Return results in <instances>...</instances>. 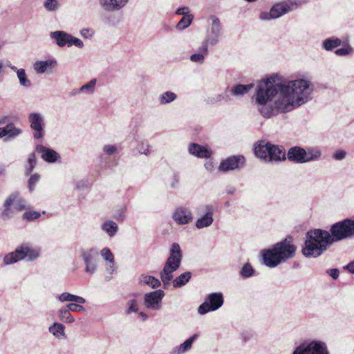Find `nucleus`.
I'll use <instances>...</instances> for the list:
<instances>
[{
    "label": "nucleus",
    "mask_w": 354,
    "mask_h": 354,
    "mask_svg": "<svg viewBox=\"0 0 354 354\" xmlns=\"http://www.w3.org/2000/svg\"><path fill=\"white\" fill-rule=\"evenodd\" d=\"M308 86L305 80L286 81L273 73L258 82L252 102L263 118H271L279 112H289L302 104L304 92Z\"/></svg>",
    "instance_id": "obj_1"
},
{
    "label": "nucleus",
    "mask_w": 354,
    "mask_h": 354,
    "mask_svg": "<svg viewBox=\"0 0 354 354\" xmlns=\"http://www.w3.org/2000/svg\"><path fill=\"white\" fill-rule=\"evenodd\" d=\"M354 237V220L346 218L330 226V232L311 230V257H317L333 243Z\"/></svg>",
    "instance_id": "obj_2"
},
{
    "label": "nucleus",
    "mask_w": 354,
    "mask_h": 354,
    "mask_svg": "<svg viewBox=\"0 0 354 354\" xmlns=\"http://www.w3.org/2000/svg\"><path fill=\"white\" fill-rule=\"evenodd\" d=\"M183 258L182 250L179 244L174 243L169 250V256L167 259L162 270L160 273L161 280L145 274L139 276L138 283L141 286H148L152 289H156L161 286V281L165 288L170 284L173 279V273L178 270L180 266Z\"/></svg>",
    "instance_id": "obj_3"
},
{
    "label": "nucleus",
    "mask_w": 354,
    "mask_h": 354,
    "mask_svg": "<svg viewBox=\"0 0 354 354\" xmlns=\"http://www.w3.org/2000/svg\"><path fill=\"white\" fill-rule=\"evenodd\" d=\"M292 238L289 236L274 244L271 249L262 251L264 264L274 268L279 264L294 257L296 247L292 243Z\"/></svg>",
    "instance_id": "obj_4"
},
{
    "label": "nucleus",
    "mask_w": 354,
    "mask_h": 354,
    "mask_svg": "<svg viewBox=\"0 0 354 354\" xmlns=\"http://www.w3.org/2000/svg\"><path fill=\"white\" fill-rule=\"evenodd\" d=\"M40 248L32 247L29 243H24L18 245L15 251L6 254L3 261L6 265L13 264L22 260L34 261L40 257Z\"/></svg>",
    "instance_id": "obj_5"
},
{
    "label": "nucleus",
    "mask_w": 354,
    "mask_h": 354,
    "mask_svg": "<svg viewBox=\"0 0 354 354\" xmlns=\"http://www.w3.org/2000/svg\"><path fill=\"white\" fill-rule=\"evenodd\" d=\"M80 257L84 264V272L86 274L93 275L98 270V251L95 248L81 249Z\"/></svg>",
    "instance_id": "obj_6"
},
{
    "label": "nucleus",
    "mask_w": 354,
    "mask_h": 354,
    "mask_svg": "<svg viewBox=\"0 0 354 354\" xmlns=\"http://www.w3.org/2000/svg\"><path fill=\"white\" fill-rule=\"evenodd\" d=\"M223 295L221 292L209 294L205 298L204 301L198 306V313L203 315L209 312L217 310L223 306Z\"/></svg>",
    "instance_id": "obj_7"
},
{
    "label": "nucleus",
    "mask_w": 354,
    "mask_h": 354,
    "mask_svg": "<svg viewBox=\"0 0 354 354\" xmlns=\"http://www.w3.org/2000/svg\"><path fill=\"white\" fill-rule=\"evenodd\" d=\"M212 23L209 30L206 34L205 40L202 42L207 47L216 45L221 39L222 34V27L220 21L216 16L211 17Z\"/></svg>",
    "instance_id": "obj_8"
},
{
    "label": "nucleus",
    "mask_w": 354,
    "mask_h": 354,
    "mask_svg": "<svg viewBox=\"0 0 354 354\" xmlns=\"http://www.w3.org/2000/svg\"><path fill=\"white\" fill-rule=\"evenodd\" d=\"M216 207L212 204H207L201 207L199 211L201 216L195 223L197 229H203L211 226L214 222V214Z\"/></svg>",
    "instance_id": "obj_9"
},
{
    "label": "nucleus",
    "mask_w": 354,
    "mask_h": 354,
    "mask_svg": "<svg viewBox=\"0 0 354 354\" xmlns=\"http://www.w3.org/2000/svg\"><path fill=\"white\" fill-rule=\"evenodd\" d=\"M291 10V6L288 2L275 3L269 12H261L259 14V19L261 21H270L279 18L282 15Z\"/></svg>",
    "instance_id": "obj_10"
},
{
    "label": "nucleus",
    "mask_w": 354,
    "mask_h": 354,
    "mask_svg": "<svg viewBox=\"0 0 354 354\" xmlns=\"http://www.w3.org/2000/svg\"><path fill=\"white\" fill-rule=\"evenodd\" d=\"M165 297V292L157 290L147 292L144 295L143 304L146 309L158 311L162 308V300Z\"/></svg>",
    "instance_id": "obj_11"
},
{
    "label": "nucleus",
    "mask_w": 354,
    "mask_h": 354,
    "mask_svg": "<svg viewBox=\"0 0 354 354\" xmlns=\"http://www.w3.org/2000/svg\"><path fill=\"white\" fill-rule=\"evenodd\" d=\"M28 120L31 129L34 131L33 137L35 139H41L44 135V117L39 113H31L28 116Z\"/></svg>",
    "instance_id": "obj_12"
},
{
    "label": "nucleus",
    "mask_w": 354,
    "mask_h": 354,
    "mask_svg": "<svg viewBox=\"0 0 354 354\" xmlns=\"http://www.w3.org/2000/svg\"><path fill=\"white\" fill-rule=\"evenodd\" d=\"M172 218L178 225H187L193 219L192 210L187 207H178L172 214Z\"/></svg>",
    "instance_id": "obj_13"
},
{
    "label": "nucleus",
    "mask_w": 354,
    "mask_h": 354,
    "mask_svg": "<svg viewBox=\"0 0 354 354\" xmlns=\"http://www.w3.org/2000/svg\"><path fill=\"white\" fill-rule=\"evenodd\" d=\"M245 162V158L243 156H230L221 161L218 169L225 172L239 169L243 167Z\"/></svg>",
    "instance_id": "obj_14"
},
{
    "label": "nucleus",
    "mask_w": 354,
    "mask_h": 354,
    "mask_svg": "<svg viewBox=\"0 0 354 354\" xmlns=\"http://www.w3.org/2000/svg\"><path fill=\"white\" fill-rule=\"evenodd\" d=\"M129 0H97L100 7L107 12H116L123 10Z\"/></svg>",
    "instance_id": "obj_15"
},
{
    "label": "nucleus",
    "mask_w": 354,
    "mask_h": 354,
    "mask_svg": "<svg viewBox=\"0 0 354 354\" xmlns=\"http://www.w3.org/2000/svg\"><path fill=\"white\" fill-rule=\"evenodd\" d=\"M36 151L41 155V158L48 163L60 162V155L54 149L46 147L42 145H38L35 149Z\"/></svg>",
    "instance_id": "obj_16"
},
{
    "label": "nucleus",
    "mask_w": 354,
    "mask_h": 354,
    "mask_svg": "<svg viewBox=\"0 0 354 354\" xmlns=\"http://www.w3.org/2000/svg\"><path fill=\"white\" fill-rule=\"evenodd\" d=\"M57 62L54 59H48L45 61H36L33 64V69L37 74L53 73V69L57 66Z\"/></svg>",
    "instance_id": "obj_17"
},
{
    "label": "nucleus",
    "mask_w": 354,
    "mask_h": 354,
    "mask_svg": "<svg viewBox=\"0 0 354 354\" xmlns=\"http://www.w3.org/2000/svg\"><path fill=\"white\" fill-rule=\"evenodd\" d=\"M189 154L198 158H209L212 154V150L206 147L197 143H190L188 147Z\"/></svg>",
    "instance_id": "obj_18"
},
{
    "label": "nucleus",
    "mask_w": 354,
    "mask_h": 354,
    "mask_svg": "<svg viewBox=\"0 0 354 354\" xmlns=\"http://www.w3.org/2000/svg\"><path fill=\"white\" fill-rule=\"evenodd\" d=\"M287 158L292 162L297 163H303L308 161L306 151L299 147H291L286 153Z\"/></svg>",
    "instance_id": "obj_19"
},
{
    "label": "nucleus",
    "mask_w": 354,
    "mask_h": 354,
    "mask_svg": "<svg viewBox=\"0 0 354 354\" xmlns=\"http://www.w3.org/2000/svg\"><path fill=\"white\" fill-rule=\"evenodd\" d=\"M286 158V150L283 147L270 144L268 162H278L285 160Z\"/></svg>",
    "instance_id": "obj_20"
},
{
    "label": "nucleus",
    "mask_w": 354,
    "mask_h": 354,
    "mask_svg": "<svg viewBox=\"0 0 354 354\" xmlns=\"http://www.w3.org/2000/svg\"><path fill=\"white\" fill-rule=\"evenodd\" d=\"M100 254L102 259L106 262V272L109 274H113L115 272L116 267L115 259L111 250L107 247L103 248L100 250Z\"/></svg>",
    "instance_id": "obj_21"
},
{
    "label": "nucleus",
    "mask_w": 354,
    "mask_h": 354,
    "mask_svg": "<svg viewBox=\"0 0 354 354\" xmlns=\"http://www.w3.org/2000/svg\"><path fill=\"white\" fill-rule=\"evenodd\" d=\"M270 144V142L261 140L254 147L255 156L266 162H268Z\"/></svg>",
    "instance_id": "obj_22"
},
{
    "label": "nucleus",
    "mask_w": 354,
    "mask_h": 354,
    "mask_svg": "<svg viewBox=\"0 0 354 354\" xmlns=\"http://www.w3.org/2000/svg\"><path fill=\"white\" fill-rule=\"evenodd\" d=\"M50 37L55 42L57 46L63 48L67 45L69 33L64 30H56L50 33Z\"/></svg>",
    "instance_id": "obj_23"
},
{
    "label": "nucleus",
    "mask_w": 354,
    "mask_h": 354,
    "mask_svg": "<svg viewBox=\"0 0 354 354\" xmlns=\"http://www.w3.org/2000/svg\"><path fill=\"white\" fill-rule=\"evenodd\" d=\"M209 53L208 47L205 44H201L197 50L190 56V61L198 64L204 63L205 57Z\"/></svg>",
    "instance_id": "obj_24"
},
{
    "label": "nucleus",
    "mask_w": 354,
    "mask_h": 354,
    "mask_svg": "<svg viewBox=\"0 0 354 354\" xmlns=\"http://www.w3.org/2000/svg\"><path fill=\"white\" fill-rule=\"evenodd\" d=\"M198 335L194 334L187 340H185L183 343L180 344L179 346H176L172 348L171 351V354H183L187 351H189L192 346L194 341L197 338Z\"/></svg>",
    "instance_id": "obj_25"
},
{
    "label": "nucleus",
    "mask_w": 354,
    "mask_h": 354,
    "mask_svg": "<svg viewBox=\"0 0 354 354\" xmlns=\"http://www.w3.org/2000/svg\"><path fill=\"white\" fill-rule=\"evenodd\" d=\"M101 230L109 237L112 238L116 235L119 227L118 224L111 220H106L101 225Z\"/></svg>",
    "instance_id": "obj_26"
},
{
    "label": "nucleus",
    "mask_w": 354,
    "mask_h": 354,
    "mask_svg": "<svg viewBox=\"0 0 354 354\" xmlns=\"http://www.w3.org/2000/svg\"><path fill=\"white\" fill-rule=\"evenodd\" d=\"M64 330L65 326L58 322H55L48 327L49 333L59 339H64L66 337Z\"/></svg>",
    "instance_id": "obj_27"
},
{
    "label": "nucleus",
    "mask_w": 354,
    "mask_h": 354,
    "mask_svg": "<svg viewBox=\"0 0 354 354\" xmlns=\"http://www.w3.org/2000/svg\"><path fill=\"white\" fill-rule=\"evenodd\" d=\"M231 100H232V97H230L228 88L227 87L223 93L216 95L215 96L208 97L205 100V102L208 104H214L220 102L221 101L227 102Z\"/></svg>",
    "instance_id": "obj_28"
},
{
    "label": "nucleus",
    "mask_w": 354,
    "mask_h": 354,
    "mask_svg": "<svg viewBox=\"0 0 354 354\" xmlns=\"http://www.w3.org/2000/svg\"><path fill=\"white\" fill-rule=\"evenodd\" d=\"M253 87V84H248V85H243V84H237L232 88L227 87L229 90V93L230 95V97L232 95H234L235 97H241L243 95L248 93L250 90Z\"/></svg>",
    "instance_id": "obj_29"
},
{
    "label": "nucleus",
    "mask_w": 354,
    "mask_h": 354,
    "mask_svg": "<svg viewBox=\"0 0 354 354\" xmlns=\"http://www.w3.org/2000/svg\"><path fill=\"white\" fill-rule=\"evenodd\" d=\"M12 71L16 73L20 86L24 88H29L31 86V81L28 79L25 69L12 68Z\"/></svg>",
    "instance_id": "obj_30"
},
{
    "label": "nucleus",
    "mask_w": 354,
    "mask_h": 354,
    "mask_svg": "<svg viewBox=\"0 0 354 354\" xmlns=\"http://www.w3.org/2000/svg\"><path fill=\"white\" fill-rule=\"evenodd\" d=\"M57 298L60 302L73 301L79 304H85L86 302V299L84 297L67 292L57 295Z\"/></svg>",
    "instance_id": "obj_31"
},
{
    "label": "nucleus",
    "mask_w": 354,
    "mask_h": 354,
    "mask_svg": "<svg viewBox=\"0 0 354 354\" xmlns=\"http://www.w3.org/2000/svg\"><path fill=\"white\" fill-rule=\"evenodd\" d=\"M311 354H329L326 343L317 339L311 340Z\"/></svg>",
    "instance_id": "obj_32"
},
{
    "label": "nucleus",
    "mask_w": 354,
    "mask_h": 354,
    "mask_svg": "<svg viewBox=\"0 0 354 354\" xmlns=\"http://www.w3.org/2000/svg\"><path fill=\"white\" fill-rule=\"evenodd\" d=\"M177 97L178 96L175 93L167 91L160 94L158 100L160 104L165 105L175 101Z\"/></svg>",
    "instance_id": "obj_33"
},
{
    "label": "nucleus",
    "mask_w": 354,
    "mask_h": 354,
    "mask_svg": "<svg viewBox=\"0 0 354 354\" xmlns=\"http://www.w3.org/2000/svg\"><path fill=\"white\" fill-rule=\"evenodd\" d=\"M192 277V273L190 272H185L181 274H180L178 277H177L176 279L173 281V286L174 288H180L183 286H185L191 279Z\"/></svg>",
    "instance_id": "obj_34"
},
{
    "label": "nucleus",
    "mask_w": 354,
    "mask_h": 354,
    "mask_svg": "<svg viewBox=\"0 0 354 354\" xmlns=\"http://www.w3.org/2000/svg\"><path fill=\"white\" fill-rule=\"evenodd\" d=\"M96 84L97 80L92 79L88 82L79 88V91H80L82 94L92 95L95 92Z\"/></svg>",
    "instance_id": "obj_35"
},
{
    "label": "nucleus",
    "mask_w": 354,
    "mask_h": 354,
    "mask_svg": "<svg viewBox=\"0 0 354 354\" xmlns=\"http://www.w3.org/2000/svg\"><path fill=\"white\" fill-rule=\"evenodd\" d=\"M342 44V40L339 38H328L323 41V47L326 50H332Z\"/></svg>",
    "instance_id": "obj_36"
},
{
    "label": "nucleus",
    "mask_w": 354,
    "mask_h": 354,
    "mask_svg": "<svg viewBox=\"0 0 354 354\" xmlns=\"http://www.w3.org/2000/svg\"><path fill=\"white\" fill-rule=\"evenodd\" d=\"M102 154L107 156H113L118 154L120 151L118 145L106 144L102 147Z\"/></svg>",
    "instance_id": "obj_37"
},
{
    "label": "nucleus",
    "mask_w": 354,
    "mask_h": 354,
    "mask_svg": "<svg viewBox=\"0 0 354 354\" xmlns=\"http://www.w3.org/2000/svg\"><path fill=\"white\" fill-rule=\"evenodd\" d=\"M37 165V158L35 153L29 154L27 162L25 165V174L29 175Z\"/></svg>",
    "instance_id": "obj_38"
},
{
    "label": "nucleus",
    "mask_w": 354,
    "mask_h": 354,
    "mask_svg": "<svg viewBox=\"0 0 354 354\" xmlns=\"http://www.w3.org/2000/svg\"><path fill=\"white\" fill-rule=\"evenodd\" d=\"M43 6L46 11L54 12L60 8V3L59 0H44Z\"/></svg>",
    "instance_id": "obj_39"
},
{
    "label": "nucleus",
    "mask_w": 354,
    "mask_h": 354,
    "mask_svg": "<svg viewBox=\"0 0 354 354\" xmlns=\"http://www.w3.org/2000/svg\"><path fill=\"white\" fill-rule=\"evenodd\" d=\"M58 316L60 320L66 323H73L75 321V319L67 307L59 309L58 310Z\"/></svg>",
    "instance_id": "obj_40"
},
{
    "label": "nucleus",
    "mask_w": 354,
    "mask_h": 354,
    "mask_svg": "<svg viewBox=\"0 0 354 354\" xmlns=\"http://www.w3.org/2000/svg\"><path fill=\"white\" fill-rule=\"evenodd\" d=\"M5 136H8L10 138H14L19 136L21 133L20 129L16 128L12 123L8 124L4 127Z\"/></svg>",
    "instance_id": "obj_41"
},
{
    "label": "nucleus",
    "mask_w": 354,
    "mask_h": 354,
    "mask_svg": "<svg viewBox=\"0 0 354 354\" xmlns=\"http://www.w3.org/2000/svg\"><path fill=\"white\" fill-rule=\"evenodd\" d=\"M180 176L178 173L173 172L167 179V186L172 189H176L179 187Z\"/></svg>",
    "instance_id": "obj_42"
},
{
    "label": "nucleus",
    "mask_w": 354,
    "mask_h": 354,
    "mask_svg": "<svg viewBox=\"0 0 354 354\" xmlns=\"http://www.w3.org/2000/svg\"><path fill=\"white\" fill-rule=\"evenodd\" d=\"M133 138L138 142V145L136 147V151L140 153V154H145L146 156H148L150 153L149 151V145L148 142L143 140H138L136 136L133 137Z\"/></svg>",
    "instance_id": "obj_43"
},
{
    "label": "nucleus",
    "mask_w": 354,
    "mask_h": 354,
    "mask_svg": "<svg viewBox=\"0 0 354 354\" xmlns=\"http://www.w3.org/2000/svg\"><path fill=\"white\" fill-rule=\"evenodd\" d=\"M193 18L194 17L192 15L183 16L179 21V22L177 24L176 26V29L178 30H183L185 29L192 24Z\"/></svg>",
    "instance_id": "obj_44"
},
{
    "label": "nucleus",
    "mask_w": 354,
    "mask_h": 354,
    "mask_svg": "<svg viewBox=\"0 0 354 354\" xmlns=\"http://www.w3.org/2000/svg\"><path fill=\"white\" fill-rule=\"evenodd\" d=\"M254 270L252 266L249 263H245L240 270L239 274L243 278H249L254 275Z\"/></svg>",
    "instance_id": "obj_45"
},
{
    "label": "nucleus",
    "mask_w": 354,
    "mask_h": 354,
    "mask_svg": "<svg viewBox=\"0 0 354 354\" xmlns=\"http://www.w3.org/2000/svg\"><path fill=\"white\" fill-rule=\"evenodd\" d=\"M66 46L68 48L75 46L78 48H82L84 46V42L80 39L75 37L71 34H69Z\"/></svg>",
    "instance_id": "obj_46"
},
{
    "label": "nucleus",
    "mask_w": 354,
    "mask_h": 354,
    "mask_svg": "<svg viewBox=\"0 0 354 354\" xmlns=\"http://www.w3.org/2000/svg\"><path fill=\"white\" fill-rule=\"evenodd\" d=\"M292 354H310V342H304L295 348Z\"/></svg>",
    "instance_id": "obj_47"
},
{
    "label": "nucleus",
    "mask_w": 354,
    "mask_h": 354,
    "mask_svg": "<svg viewBox=\"0 0 354 354\" xmlns=\"http://www.w3.org/2000/svg\"><path fill=\"white\" fill-rule=\"evenodd\" d=\"M16 198H17V195L16 194H12L5 201V203H4L5 209L2 212L3 216H8V217L9 216L8 209L10 207V205H13V203L15 201Z\"/></svg>",
    "instance_id": "obj_48"
},
{
    "label": "nucleus",
    "mask_w": 354,
    "mask_h": 354,
    "mask_svg": "<svg viewBox=\"0 0 354 354\" xmlns=\"http://www.w3.org/2000/svg\"><path fill=\"white\" fill-rule=\"evenodd\" d=\"M104 22L109 26H115L120 24V19L114 15H109L104 19Z\"/></svg>",
    "instance_id": "obj_49"
},
{
    "label": "nucleus",
    "mask_w": 354,
    "mask_h": 354,
    "mask_svg": "<svg viewBox=\"0 0 354 354\" xmlns=\"http://www.w3.org/2000/svg\"><path fill=\"white\" fill-rule=\"evenodd\" d=\"M41 214L37 211H27L23 214V219L28 221L35 220L40 217Z\"/></svg>",
    "instance_id": "obj_50"
},
{
    "label": "nucleus",
    "mask_w": 354,
    "mask_h": 354,
    "mask_svg": "<svg viewBox=\"0 0 354 354\" xmlns=\"http://www.w3.org/2000/svg\"><path fill=\"white\" fill-rule=\"evenodd\" d=\"M127 309L126 310L127 314H131L132 313H136L138 310V302L136 299H130L127 304Z\"/></svg>",
    "instance_id": "obj_51"
},
{
    "label": "nucleus",
    "mask_w": 354,
    "mask_h": 354,
    "mask_svg": "<svg viewBox=\"0 0 354 354\" xmlns=\"http://www.w3.org/2000/svg\"><path fill=\"white\" fill-rule=\"evenodd\" d=\"M40 176L38 174H34L30 176L28 180V189L30 192H32L35 189V185L39 182Z\"/></svg>",
    "instance_id": "obj_52"
},
{
    "label": "nucleus",
    "mask_w": 354,
    "mask_h": 354,
    "mask_svg": "<svg viewBox=\"0 0 354 354\" xmlns=\"http://www.w3.org/2000/svg\"><path fill=\"white\" fill-rule=\"evenodd\" d=\"M302 253L306 257L310 256V231L306 234L305 246L302 249Z\"/></svg>",
    "instance_id": "obj_53"
},
{
    "label": "nucleus",
    "mask_w": 354,
    "mask_h": 354,
    "mask_svg": "<svg viewBox=\"0 0 354 354\" xmlns=\"http://www.w3.org/2000/svg\"><path fill=\"white\" fill-rule=\"evenodd\" d=\"M347 153L344 149H339L333 153V158L335 160H342L346 157Z\"/></svg>",
    "instance_id": "obj_54"
},
{
    "label": "nucleus",
    "mask_w": 354,
    "mask_h": 354,
    "mask_svg": "<svg viewBox=\"0 0 354 354\" xmlns=\"http://www.w3.org/2000/svg\"><path fill=\"white\" fill-rule=\"evenodd\" d=\"M79 303H71L68 304L66 307L69 309L70 311L73 312H80L84 310V307L80 305Z\"/></svg>",
    "instance_id": "obj_55"
},
{
    "label": "nucleus",
    "mask_w": 354,
    "mask_h": 354,
    "mask_svg": "<svg viewBox=\"0 0 354 354\" xmlns=\"http://www.w3.org/2000/svg\"><path fill=\"white\" fill-rule=\"evenodd\" d=\"M80 35L86 39L91 38L94 35V31L90 28H82L80 30Z\"/></svg>",
    "instance_id": "obj_56"
},
{
    "label": "nucleus",
    "mask_w": 354,
    "mask_h": 354,
    "mask_svg": "<svg viewBox=\"0 0 354 354\" xmlns=\"http://www.w3.org/2000/svg\"><path fill=\"white\" fill-rule=\"evenodd\" d=\"M352 52V48L349 46L339 48L335 50V54L339 56H346L349 55Z\"/></svg>",
    "instance_id": "obj_57"
},
{
    "label": "nucleus",
    "mask_w": 354,
    "mask_h": 354,
    "mask_svg": "<svg viewBox=\"0 0 354 354\" xmlns=\"http://www.w3.org/2000/svg\"><path fill=\"white\" fill-rule=\"evenodd\" d=\"M322 155V151L318 147L311 149V160L319 158Z\"/></svg>",
    "instance_id": "obj_58"
},
{
    "label": "nucleus",
    "mask_w": 354,
    "mask_h": 354,
    "mask_svg": "<svg viewBox=\"0 0 354 354\" xmlns=\"http://www.w3.org/2000/svg\"><path fill=\"white\" fill-rule=\"evenodd\" d=\"M13 204H15L16 208L19 210H21L24 209L26 207L24 201H22L21 198H19L17 195V198Z\"/></svg>",
    "instance_id": "obj_59"
},
{
    "label": "nucleus",
    "mask_w": 354,
    "mask_h": 354,
    "mask_svg": "<svg viewBox=\"0 0 354 354\" xmlns=\"http://www.w3.org/2000/svg\"><path fill=\"white\" fill-rule=\"evenodd\" d=\"M189 13V8L188 7H181V8H179L176 11V15H183V17L185 16V15H191Z\"/></svg>",
    "instance_id": "obj_60"
},
{
    "label": "nucleus",
    "mask_w": 354,
    "mask_h": 354,
    "mask_svg": "<svg viewBox=\"0 0 354 354\" xmlns=\"http://www.w3.org/2000/svg\"><path fill=\"white\" fill-rule=\"evenodd\" d=\"M327 273L333 279H336L338 278L339 274V270L336 268L330 269L327 271Z\"/></svg>",
    "instance_id": "obj_61"
},
{
    "label": "nucleus",
    "mask_w": 354,
    "mask_h": 354,
    "mask_svg": "<svg viewBox=\"0 0 354 354\" xmlns=\"http://www.w3.org/2000/svg\"><path fill=\"white\" fill-rule=\"evenodd\" d=\"M204 167L209 172H212L214 169V164L212 160L206 161L204 164Z\"/></svg>",
    "instance_id": "obj_62"
},
{
    "label": "nucleus",
    "mask_w": 354,
    "mask_h": 354,
    "mask_svg": "<svg viewBox=\"0 0 354 354\" xmlns=\"http://www.w3.org/2000/svg\"><path fill=\"white\" fill-rule=\"evenodd\" d=\"M344 268L348 270L349 272L354 274V261L350 262L348 264L344 266Z\"/></svg>",
    "instance_id": "obj_63"
},
{
    "label": "nucleus",
    "mask_w": 354,
    "mask_h": 354,
    "mask_svg": "<svg viewBox=\"0 0 354 354\" xmlns=\"http://www.w3.org/2000/svg\"><path fill=\"white\" fill-rule=\"evenodd\" d=\"M139 316L140 317L142 321H145L149 318V316L144 312H140Z\"/></svg>",
    "instance_id": "obj_64"
}]
</instances>
